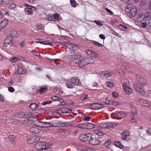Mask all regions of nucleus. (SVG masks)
Masks as SVG:
<instances>
[{"label": "nucleus", "instance_id": "nucleus-1", "mask_svg": "<svg viewBox=\"0 0 151 151\" xmlns=\"http://www.w3.org/2000/svg\"><path fill=\"white\" fill-rule=\"evenodd\" d=\"M137 79L139 82H142V80L143 82L141 83H136L134 85V90L140 96H143L145 95L146 91L143 86L146 85L145 80L143 79L142 76H139L137 77Z\"/></svg>", "mask_w": 151, "mask_h": 151}, {"label": "nucleus", "instance_id": "nucleus-2", "mask_svg": "<svg viewBox=\"0 0 151 151\" xmlns=\"http://www.w3.org/2000/svg\"><path fill=\"white\" fill-rule=\"evenodd\" d=\"M29 113V114H24V116L25 117H29V118L28 119L22 120V123L24 124H27L30 126H36V122H33L32 121H34V119L36 120V117L35 116H31L32 115V114L30 112Z\"/></svg>", "mask_w": 151, "mask_h": 151}, {"label": "nucleus", "instance_id": "nucleus-3", "mask_svg": "<svg viewBox=\"0 0 151 151\" xmlns=\"http://www.w3.org/2000/svg\"><path fill=\"white\" fill-rule=\"evenodd\" d=\"M125 11L129 13L131 18H133L135 16L137 12V9L136 6L129 4L126 7Z\"/></svg>", "mask_w": 151, "mask_h": 151}, {"label": "nucleus", "instance_id": "nucleus-4", "mask_svg": "<svg viewBox=\"0 0 151 151\" xmlns=\"http://www.w3.org/2000/svg\"><path fill=\"white\" fill-rule=\"evenodd\" d=\"M50 144L49 142L46 143L45 142H42L37 143L35 145L36 148H44L49 150L48 151H52V150L49 148Z\"/></svg>", "mask_w": 151, "mask_h": 151}, {"label": "nucleus", "instance_id": "nucleus-5", "mask_svg": "<svg viewBox=\"0 0 151 151\" xmlns=\"http://www.w3.org/2000/svg\"><path fill=\"white\" fill-rule=\"evenodd\" d=\"M126 116V114L124 112L122 111H116L111 114V117L113 119H120Z\"/></svg>", "mask_w": 151, "mask_h": 151}, {"label": "nucleus", "instance_id": "nucleus-6", "mask_svg": "<svg viewBox=\"0 0 151 151\" xmlns=\"http://www.w3.org/2000/svg\"><path fill=\"white\" fill-rule=\"evenodd\" d=\"M129 82L127 80H126L125 82L122 83V85L123 89L126 93L127 95H130L133 92V90L129 87Z\"/></svg>", "mask_w": 151, "mask_h": 151}, {"label": "nucleus", "instance_id": "nucleus-7", "mask_svg": "<svg viewBox=\"0 0 151 151\" xmlns=\"http://www.w3.org/2000/svg\"><path fill=\"white\" fill-rule=\"evenodd\" d=\"M73 65L75 66H78L79 67H82L83 66L87 65V63L86 58L81 59L79 61L74 60L73 61Z\"/></svg>", "mask_w": 151, "mask_h": 151}, {"label": "nucleus", "instance_id": "nucleus-8", "mask_svg": "<svg viewBox=\"0 0 151 151\" xmlns=\"http://www.w3.org/2000/svg\"><path fill=\"white\" fill-rule=\"evenodd\" d=\"M36 126L43 128L51 127H53L52 122H36Z\"/></svg>", "mask_w": 151, "mask_h": 151}, {"label": "nucleus", "instance_id": "nucleus-9", "mask_svg": "<svg viewBox=\"0 0 151 151\" xmlns=\"http://www.w3.org/2000/svg\"><path fill=\"white\" fill-rule=\"evenodd\" d=\"M81 54L77 51H72L69 53L68 57L70 58H74V60H77L81 57Z\"/></svg>", "mask_w": 151, "mask_h": 151}, {"label": "nucleus", "instance_id": "nucleus-10", "mask_svg": "<svg viewBox=\"0 0 151 151\" xmlns=\"http://www.w3.org/2000/svg\"><path fill=\"white\" fill-rule=\"evenodd\" d=\"M92 137V134L90 133H86L85 134L81 135L79 137V139L84 142H89Z\"/></svg>", "mask_w": 151, "mask_h": 151}, {"label": "nucleus", "instance_id": "nucleus-11", "mask_svg": "<svg viewBox=\"0 0 151 151\" xmlns=\"http://www.w3.org/2000/svg\"><path fill=\"white\" fill-rule=\"evenodd\" d=\"M63 45L67 47L69 49H74L77 50L78 47L74 43L69 44L68 40H65L64 42Z\"/></svg>", "mask_w": 151, "mask_h": 151}, {"label": "nucleus", "instance_id": "nucleus-12", "mask_svg": "<svg viewBox=\"0 0 151 151\" xmlns=\"http://www.w3.org/2000/svg\"><path fill=\"white\" fill-rule=\"evenodd\" d=\"M103 107L102 104L99 103H92L89 106V109L95 110L101 109Z\"/></svg>", "mask_w": 151, "mask_h": 151}, {"label": "nucleus", "instance_id": "nucleus-13", "mask_svg": "<svg viewBox=\"0 0 151 151\" xmlns=\"http://www.w3.org/2000/svg\"><path fill=\"white\" fill-rule=\"evenodd\" d=\"M71 82L74 85L76 86H80L81 83L79 79L77 77H74L70 79Z\"/></svg>", "mask_w": 151, "mask_h": 151}, {"label": "nucleus", "instance_id": "nucleus-14", "mask_svg": "<svg viewBox=\"0 0 151 151\" xmlns=\"http://www.w3.org/2000/svg\"><path fill=\"white\" fill-rule=\"evenodd\" d=\"M89 142L91 144L95 145H98L100 144L99 140L95 137H91L89 141Z\"/></svg>", "mask_w": 151, "mask_h": 151}, {"label": "nucleus", "instance_id": "nucleus-15", "mask_svg": "<svg viewBox=\"0 0 151 151\" xmlns=\"http://www.w3.org/2000/svg\"><path fill=\"white\" fill-rule=\"evenodd\" d=\"M53 127H60L65 125V124L57 120H54L52 121Z\"/></svg>", "mask_w": 151, "mask_h": 151}, {"label": "nucleus", "instance_id": "nucleus-16", "mask_svg": "<svg viewBox=\"0 0 151 151\" xmlns=\"http://www.w3.org/2000/svg\"><path fill=\"white\" fill-rule=\"evenodd\" d=\"M13 38L12 37L8 36L6 37L4 41L3 46L4 47L8 45L12 42V40Z\"/></svg>", "mask_w": 151, "mask_h": 151}, {"label": "nucleus", "instance_id": "nucleus-17", "mask_svg": "<svg viewBox=\"0 0 151 151\" xmlns=\"http://www.w3.org/2000/svg\"><path fill=\"white\" fill-rule=\"evenodd\" d=\"M8 21L7 20H4L0 23V31H1L7 24Z\"/></svg>", "mask_w": 151, "mask_h": 151}, {"label": "nucleus", "instance_id": "nucleus-18", "mask_svg": "<svg viewBox=\"0 0 151 151\" xmlns=\"http://www.w3.org/2000/svg\"><path fill=\"white\" fill-rule=\"evenodd\" d=\"M112 75V73L110 71H104L101 72L100 76L103 75L106 78H108Z\"/></svg>", "mask_w": 151, "mask_h": 151}, {"label": "nucleus", "instance_id": "nucleus-19", "mask_svg": "<svg viewBox=\"0 0 151 151\" xmlns=\"http://www.w3.org/2000/svg\"><path fill=\"white\" fill-rule=\"evenodd\" d=\"M129 135V132L128 131H125L122 133L121 137L122 139L124 140L127 139V137Z\"/></svg>", "mask_w": 151, "mask_h": 151}, {"label": "nucleus", "instance_id": "nucleus-20", "mask_svg": "<svg viewBox=\"0 0 151 151\" xmlns=\"http://www.w3.org/2000/svg\"><path fill=\"white\" fill-rule=\"evenodd\" d=\"M94 133L98 136H101L103 135L104 133L100 129H95L93 130Z\"/></svg>", "mask_w": 151, "mask_h": 151}, {"label": "nucleus", "instance_id": "nucleus-21", "mask_svg": "<svg viewBox=\"0 0 151 151\" xmlns=\"http://www.w3.org/2000/svg\"><path fill=\"white\" fill-rule=\"evenodd\" d=\"M145 15L142 13H141L139 14L137 18V21L138 22H142L145 18Z\"/></svg>", "mask_w": 151, "mask_h": 151}, {"label": "nucleus", "instance_id": "nucleus-22", "mask_svg": "<svg viewBox=\"0 0 151 151\" xmlns=\"http://www.w3.org/2000/svg\"><path fill=\"white\" fill-rule=\"evenodd\" d=\"M17 33L15 30L12 29L10 31L9 36L12 37V38H13L14 37H17Z\"/></svg>", "mask_w": 151, "mask_h": 151}, {"label": "nucleus", "instance_id": "nucleus-23", "mask_svg": "<svg viewBox=\"0 0 151 151\" xmlns=\"http://www.w3.org/2000/svg\"><path fill=\"white\" fill-rule=\"evenodd\" d=\"M108 124V122H103L100 123L99 126L101 128L105 129L107 128H109Z\"/></svg>", "mask_w": 151, "mask_h": 151}, {"label": "nucleus", "instance_id": "nucleus-24", "mask_svg": "<svg viewBox=\"0 0 151 151\" xmlns=\"http://www.w3.org/2000/svg\"><path fill=\"white\" fill-rule=\"evenodd\" d=\"M30 131L32 133L37 134L38 133L39 129L36 127H31L30 129Z\"/></svg>", "mask_w": 151, "mask_h": 151}, {"label": "nucleus", "instance_id": "nucleus-25", "mask_svg": "<svg viewBox=\"0 0 151 151\" xmlns=\"http://www.w3.org/2000/svg\"><path fill=\"white\" fill-rule=\"evenodd\" d=\"M16 137L14 135H11L9 136V140L12 144L15 143Z\"/></svg>", "mask_w": 151, "mask_h": 151}, {"label": "nucleus", "instance_id": "nucleus-26", "mask_svg": "<svg viewBox=\"0 0 151 151\" xmlns=\"http://www.w3.org/2000/svg\"><path fill=\"white\" fill-rule=\"evenodd\" d=\"M24 12L27 14L30 15H32L33 13L32 11L31 10L28 6V7L24 9Z\"/></svg>", "mask_w": 151, "mask_h": 151}, {"label": "nucleus", "instance_id": "nucleus-27", "mask_svg": "<svg viewBox=\"0 0 151 151\" xmlns=\"http://www.w3.org/2000/svg\"><path fill=\"white\" fill-rule=\"evenodd\" d=\"M61 111L63 114H67L70 112L71 111V110L68 108H64L61 109Z\"/></svg>", "mask_w": 151, "mask_h": 151}, {"label": "nucleus", "instance_id": "nucleus-28", "mask_svg": "<svg viewBox=\"0 0 151 151\" xmlns=\"http://www.w3.org/2000/svg\"><path fill=\"white\" fill-rule=\"evenodd\" d=\"M38 105L35 103L31 104L30 105V108L33 111H35L37 108Z\"/></svg>", "mask_w": 151, "mask_h": 151}, {"label": "nucleus", "instance_id": "nucleus-29", "mask_svg": "<svg viewBox=\"0 0 151 151\" xmlns=\"http://www.w3.org/2000/svg\"><path fill=\"white\" fill-rule=\"evenodd\" d=\"M86 124L88 129H92L95 127V125L94 124L88 122Z\"/></svg>", "mask_w": 151, "mask_h": 151}, {"label": "nucleus", "instance_id": "nucleus-30", "mask_svg": "<svg viewBox=\"0 0 151 151\" xmlns=\"http://www.w3.org/2000/svg\"><path fill=\"white\" fill-rule=\"evenodd\" d=\"M54 91L55 93L56 94L61 95L62 94V92L60 91V89L58 88H54Z\"/></svg>", "mask_w": 151, "mask_h": 151}, {"label": "nucleus", "instance_id": "nucleus-31", "mask_svg": "<svg viewBox=\"0 0 151 151\" xmlns=\"http://www.w3.org/2000/svg\"><path fill=\"white\" fill-rule=\"evenodd\" d=\"M53 16V15L52 14L48 15L47 17V20L50 21H54V17Z\"/></svg>", "mask_w": 151, "mask_h": 151}, {"label": "nucleus", "instance_id": "nucleus-32", "mask_svg": "<svg viewBox=\"0 0 151 151\" xmlns=\"http://www.w3.org/2000/svg\"><path fill=\"white\" fill-rule=\"evenodd\" d=\"M87 64L89 63H93L95 62V60L92 58H86Z\"/></svg>", "mask_w": 151, "mask_h": 151}, {"label": "nucleus", "instance_id": "nucleus-33", "mask_svg": "<svg viewBox=\"0 0 151 151\" xmlns=\"http://www.w3.org/2000/svg\"><path fill=\"white\" fill-rule=\"evenodd\" d=\"M37 43H40L42 44H44L45 45H52L51 42H48L47 41H37Z\"/></svg>", "mask_w": 151, "mask_h": 151}, {"label": "nucleus", "instance_id": "nucleus-34", "mask_svg": "<svg viewBox=\"0 0 151 151\" xmlns=\"http://www.w3.org/2000/svg\"><path fill=\"white\" fill-rule=\"evenodd\" d=\"M115 145L119 148H122L123 147V145L122 143L119 141H116L114 142Z\"/></svg>", "mask_w": 151, "mask_h": 151}, {"label": "nucleus", "instance_id": "nucleus-35", "mask_svg": "<svg viewBox=\"0 0 151 151\" xmlns=\"http://www.w3.org/2000/svg\"><path fill=\"white\" fill-rule=\"evenodd\" d=\"M109 128H113L116 127V124L114 122H108Z\"/></svg>", "mask_w": 151, "mask_h": 151}, {"label": "nucleus", "instance_id": "nucleus-36", "mask_svg": "<svg viewBox=\"0 0 151 151\" xmlns=\"http://www.w3.org/2000/svg\"><path fill=\"white\" fill-rule=\"evenodd\" d=\"M54 17V21H57L59 19V17L60 16V14L57 13H55L54 14H53Z\"/></svg>", "mask_w": 151, "mask_h": 151}, {"label": "nucleus", "instance_id": "nucleus-37", "mask_svg": "<svg viewBox=\"0 0 151 151\" xmlns=\"http://www.w3.org/2000/svg\"><path fill=\"white\" fill-rule=\"evenodd\" d=\"M10 2V0H0V4H8Z\"/></svg>", "mask_w": 151, "mask_h": 151}, {"label": "nucleus", "instance_id": "nucleus-38", "mask_svg": "<svg viewBox=\"0 0 151 151\" xmlns=\"http://www.w3.org/2000/svg\"><path fill=\"white\" fill-rule=\"evenodd\" d=\"M140 103L141 104L144 106H146L147 104H148V101L146 100H142L140 101Z\"/></svg>", "mask_w": 151, "mask_h": 151}, {"label": "nucleus", "instance_id": "nucleus-39", "mask_svg": "<svg viewBox=\"0 0 151 151\" xmlns=\"http://www.w3.org/2000/svg\"><path fill=\"white\" fill-rule=\"evenodd\" d=\"M46 88V86L44 85V86H41L40 90H39V92L40 93H43L45 92V90Z\"/></svg>", "mask_w": 151, "mask_h": 151}, {"label": "nucleus", "instance_id": "nucleus-40", "mask_svg": "<svg viewBox=\"0 0 151 151\" xmlns=\"http://www.w3.org/2000/svg\"><path fill=\"white\" fill-rule=\"evenodd\" d=\"M92 86H93V89L94 90H99V87L97 83H94L93 84Z\"/></svg>", "mask_w": 151, "mask_h": 151}, {"label": "nucleus", "instance_id": "nucleus-41", "mask_svg": "<svg viewBox=\"0 0 151 151\" xmlns=\"http://www.w3.org/2000/svg\"><path fill=\"white\" fill-rule=\"evenodd\" d=\"M137 113L136 109L135 108L131 109V116H134Z\"/></svg>", "mask_w": 151, "mask_h": 151}, {"label": "nucleus", "instance_id": "nucleus-42", "mask_svg": "<svg viewBox=\"0 0 151 151\" xmlns=\"http://www.w3.org/2000/svg\"><path fill=\"white\" fill-rule=\"evenodd\" d=\"M65 84V86L68 88H73V85L72 84L69 83H66Z\"/></svg>", "mask_w": 151, "mask_h": 151}, {"label": "nucleus", "instance_id": "nucleus-43", "mask_svg": "<svg viewBox=\"0 0 151 151\" xmlns=\"http://www.w3.org/2000/svg\"><path fill=\"white\" fill-rule=\"evenodd\" d=\"M111 105H120L121 104L120 103L116 101L111 100Z\"/></svg>", "mask_w": 151, "mask_h": 151}, {"label": "nucleus", "instance_id": "nucleus-44", "mask_svg": "<svg viewBox=\"0 0 151 151\" xmlns=\"http://www.w3.org/2000/svg\"><path fill=\"white\" fill-rule=\"evenodd\" d=\"M81 151H94V150L91 148L85 147L83 148Z\"/></svg>", "mask_w": 151, "mask_h": 151}, {"label": "nucleus", "instance_id": "nucleus-45", "mask_svg": "<svg viewBox=\"0 0 151 151\" xmlns=\"http://www.w3.org/2000/svg\"><path fill=\"white\" fill-rule=\"evenodd\" d=\"M70 3L73 7H75L76 6V2L75 0H70Z\"/></svg>", "mask_w": 151, "mask_h": 151}, {"label": "nucleus", "instance_id": "nucleus-46", "mask_svg": "<svg viewBox=\"0 0 151 151\" xmlns=\"http://www.w3.org/2000/svg\"><path fill=\"white\" fill-rule=\"evenodd\" d=\"M32 137L34 139L35 142L39 141L40 139V137L38 135Z\"/></svg>", "mask_w": 151, "mask_h": 151}, {"label": "nucleus", "instance_id": "nucleus-47", "mask_svg": "<svg viewBox=\"0 0 151 151\" xmlns=\"http://www.w3.org/2000/svg\"><path fill=\"white\" fill-rule=\"evenodd\" d=\"M27 142L28 143L30 144L35 142V140L32 137L29 139Z\"/></svg>", "mask_w": 151, "mask_h": 151}, {"label": "nucleus", "instance_id": "nucleus-48", "mask_svg": "<svg viewBox=\"0 0 151 151\" xmlns=\"http://www.w3.org/2000/svg\"><path fill=\"white\" fill-rule=\"evenodd\" d=\"M93 52V51L91 50H86V52L87 55L91 57L92 56Z\"/></svg>", "mask_w": 151, "mask_h": 151}, {"label": "nucleus", "instance_id": "nucleus-49", "mask_svg": "<svg viewBox=\"0 0 151 151\" xmlns=\"http://www.w3.org/2000/svg\"><path fill=\"white\" fill-rule=\"evenodd\" d=\"M151 18V13H147L146 15L145 19L146 20H149Z\"/></svg>", "mask_w": 151, "mask_h": 151}, {"label": "nucleus", "instance_id": "nucleus-50", "mask_svg": "<svg viewBox=\"0 0 151 151\" xmlns=\"http://www.w3.org/2000/svg\"><path fill=\"white\" fill-rule=\"evenodd\" d=\"M22 69V66L21 65H19L17 70L15 72V74H18L20 73V71H19L20 70Z\"/></svg>", "mask_w": 151, "mask_h": 151}, {"label": "nucleus", "instance_id": "nucleus-51", "mask_svg": "<svg viewBox=\"0 0 151 151\" xmlns=\"http://www.w3.org/2000/svg\"><path fill=\"white\" fill-rule=\"evenodd\" d=\"M93 43L94 45L99 47H101L103 46V45L95 41H93Z\"/></svg>", "mask_w": 151, "mask_h": 151}, {"label": "nucleus", "instance_id": "nucleus-52", "mask_svg": "<svg viewBox=\"0 0 151 151\" xmlns=\"http://www.w3.org/2000/svg\"><path fill=\"white\" fill-rule=\"evenodd\" d=\"M44 26L41 24H38L37 26V28L39 30H42L44 28Z\"/></svg>", "mask_w": 151, "mask_h": 151}, {"label": "nucleus", "instance_id": "nucleus-53", "mask_svg": "<svg viewBox=\"0 0 151 151\" xmlns=\"http://www.w3.org/2000/svg\"><path fill=\"white\" fill-rule=\"evenodd\" d=\"M27 6L29 7V8L32 11H35L36 9L35 7L29 5L27 4H26V6Z\"/></svg>", "mask_w": 151, "mask_h": 151}, {"label": "nucleus", "instance_id": "nucleus-54", "mask_svg": "<svg viewBox=\"0 0 151 151\" xmlns=\"http://www.w3.org/2000/svg\"><path fill=\"white\" fill-rule=\"evenodd\" d=\"M59 97L55 96H52L51 97V99L54 101H58V98Z\"/></svg>", "mask_w": 151, "mask_h": 151}, {"label": "nucleus", "instance_id": "nucleus-55", "mask_svg": "<svg viewBox=\"0 0 151 151\" xmlns=\"http://www.w3.org/2000/svg\"><path fill=\"white\" fill-rule=\"evenodd\" d=\"M94 22L98 26H101L102 25V23L99 21L96 20L94 21Z\"/></svg>", "mask_w": 151, "mask_h": 151}, {"label": "nucleus", "instance_id": "nucleus-56", "mask_svg": "<svg viewBox=\"0 0 151 151\" xmlns=\"http://www.w3.org/2000/svg\"><path fill=\"white\" fill-rule=\"evenodd\" d=\"M131 122L132 123H134L136 122V120L134 118V116H131Z\"/></svg>", "mask_w": 151, "mask_h": 151}, {"label": "nucleus", "instance_id": "nucleus-57", "mask_svg": "<svg viewBox=\"0 0 151 151\" xmlns=\"http://www.w3.org/2000/svg\"><path fill=\"white\" fill-rule=\"evenodd\" d=\"M83 124L82 123L78 124L76 125V127L80 128H83Z\"/></svg>", "mask_w": 151, "mask_h": 151}, {"label": "nucleus", "instance_id": "nucleus-58", "mask_svg": "<svg viewBox=\"0 0 151 151\" xmlns=\"http://www.w3.org/2000/svg\"><path fill=\"white\" fill-rule=\"evenodd\" d=\"M8 91L11 92H13L15 91L14 88L12 87H8Z\"/></svg>", "mask_w": 151, "mask_h": 151}, {"label": "nucleus", "instance_id": "nucleus-59", "mask_svg": "<svg viewBox=\"0 0 151 151\" xmlns=\"http://www.w3.org/2000/svg\"><path fill=\"white\" fill-rule=\"evenodd\" d=\"M18 60V59L16 57H13L11 59V62H15L16 61H17Z\"/></svg>", "mask_w": 151, "mask_h": 151}, {"label": "nucleus", "instance_id": "nucleus-60", "mask_svg": "<svg viewBox=\"0 0 151 151\" xmlns=\"http://www.w3.org/2000/svg\"><path fill=\"white\" fill-rule=\"evenodd\" d=\"M105 10L110 15H112L113 14V12L111 10L108 8H105Z\"/></svg>", "mask_w": 151, "mask_h": 151}, {"label": "nucleus", "instance_id": "nucleus-61", "mask_svg": "<svg viewBox=\"0 0 151 151\" xmlns=\"http://www.w3.org/2000/svg\"><path fill=\"white\" fill-rule=\"evenodd\" d=\"M99 56L98 54L96 53L95 52H93V53L92 55V57L96 58L98 57Z\"/></svg>", "mask_w": 151, "mask_h": 151}, {"label": "nucleus", "instance_id": "nucleus-62", "mask_svg": "<svg viewBox=\"0 0 151 151\" xmlns=\"http://www.w3.org/2000/svg\"><path fill=\"white\" fill-rule=\"evenodd\" d=\"M52 102L51 101H46L45 102H43L42 103V104L43 105H45L46 104H51L52 103Z\"/></svg>", "mask_w": 151, "mask_h": 151}, {"label": "nucleus", "instance_id": "nucleus-63", "mask_svg": "<svg viewBox=\"0 0 151 151\" xmlns=\"http://www.w3.org/2000/svg\"><path fill=\"white\" fill-rule=\"evenodd\" d=\"M37 149L36 151H48L49 150L47 149H45L44 148L41 149V148H36Z\"/></svg>", "mask_w": 151, "mask_h": 151}, {"label": "nucleus", "instance_id": "nucleus-64", "mask_svg": "<svg viewBox=\"0 0 151 151\" xmlns=\"http://www.w3.org/2000/svg\"><path fill=\"white\" fill-rule=\"evenodd\" d=\"M91 119V117L90 116H87L83 118L84 121H88Z\"/></svg>", "mask_w": 151, "mask_h": 151}]
</instances>
